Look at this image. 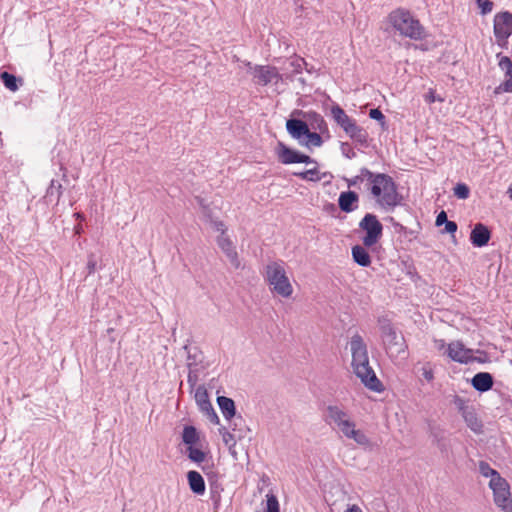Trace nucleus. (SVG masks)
Segmentation results:
<instances>
[{
    "mask_svg": "<svg viewBox=\"0 0 512 512\" xmlns=\"http://www.w3.org/2000/svg\"><path fill=\"white\" fill-rule=\"evenodd\" d=\"M363 176L367 177L366 187L381 208L389 210L400 204L402 198L391 176L370 170H365Z\"/></svg>",
    "mask_w": 512,
    "mask_h": 512,
    "instance_id": "1",
    "label": "nucleus"
},
{
    "mask_svg": "<svg viewBox=\"0 0 512 512\" xmlns=\"http://www.w3.org/2000/svg\"><path fill=\"white\" fill-rule=\"evenodd\" d=\"M263 278L272 294L285 299L293 295L294 287L283 260H273L267 263L264 267Z\"/></svg>",
    "mask_w": 512,
    "mask_h": 512,
    "instance_id": "2",
    "label": "nucleus"
},
{
    "mask_svg": "<svg viewBox=\"0 0 512 512\" xmlns=\"http://www.w3.org/2000/svg\"><path fill=\"white\" fill-rule=\"evenodd\" d=\"M387 22L399 35L413 40L424 37V28L408 10L398 8L387 16Z\"/></svg>",
    "mask_w": 512,
    "mask_h": 512,
    "instance_id": "3",
    "label": "nucleus"
},
{
    "mask_svg": "<svg viewBox=\"0 0 512 512\" xmlns=\"http://www.w3.org/2000/svg\"><path fill=\"white\" fill-rule=\"evenodd\" d=\"M351 365L354 374L366 388L374 392L383 391L381 381L377 378L374 370L370 366L368 354L352 359Z\"/></svg>",
    "mask_w": 512,
    "mask_h": 512,
    "instance_id": "4",
    "label": "nucleus"
},
{
    "mask_svg": "<svg viewBox=\"0 0 512 512\" xmlns=\"http://www.w3.org/2000/svg\"><path fill=\"white\" fill-rule=\"evenodd\" d=\"M382 339L390 358L405 356L407 346L404 337L398 334L393 327L390 325L383 326Z\"/></svg>",
    "mask_w": 512,
    "mask_h": 512,
    "instance_id": "5",
    "label": "nucleus"
},
{
    "mask_svg": "<svg viewBox=\"0 0 512 512\" xmlns=\"http://www.w3.org/2000/svg\"><path fill=\"white\" fill-rule=\"evenodd\" d=\"M488 485L493 492L495 505L503 512H512V495L507 480L500 477L497 480H490Z\"/></svg>",
    "mask_w": 512,
    "mask_h": 512,
    "instance_id": "6",
    "label": "nucleus"
},
{
    "mask_svg": "<svg viewBox=\"0 0 512 512\" xmlns=\"http://www.w3.org/2000/svg\"><path fill=\"white\" fill-rule=\"evenodd\" d=\"M359 227L366 233L362 239L365 247L374 246L382 236L383 226L374 214H366L360 221Z\"/></svg>",
    "mask_w": 512,
    "mask_h": 512,
    "instance_id": "7",
    "label": "nucleus"
},
{
    "mask_svg": "<svg viewBox=\"0 0 512 512\" xmlns=\"http://www.w3.org/2000/svg\"><path fill=\"white\" fill-rule=\"evenodd\" d=\"M247 66L253 82L257 85L266 86L273 82L277 83L282 78L276 67L269 65L253 66L250 62L247 63Z\"/></svg>",
    "mask_w": 512,
    "mask_h": 512,
    "instance_id": "8",
    "label": "nucleus"
},
{
    "mask_svg": "<svg viewBox=\"0 0 512 512\" xmlns=\"http://www.w3.org/2000/svg\"><path fill=\"white\" fill-rule=\"evenodd\" d=\"M494 35L498 45L505 46L512 35V13L499 12L494 16Z\"/></svg>",
    "mask_w": 512,
    "mask_h": 512,
    "instance_id": "9",
    "label": "nucleus"
},
{
    "mask_svg": "<svg viewBox=\"0 0 512 512\" xmlns=\"http://www.w3.org/2000/svg\"><path fill=\"white\" fill-rule=\"evenodd\" d=\"M474 351L466 348L460 341H453L447 345L446 355L453 361L467 364L472 361L484 362L485 359L473 356Z\"/></svg>",
    "mask_w": 512,
    "mask_h": 512,
    "instance_id": "10",
    "label": "nucleus"
},
{
    "mask_svg": "<svg viewBox=\"0 0 512 512\" xmlns=\"http://www.w3.org/2000/svg\"><path fill=\"white\" fill-rule=\"evenodd\" d=\"M326 422L335 426L339 432H342L353 420L348 411L339 405H329L326 408Z\"/></svg>",
    "mask_w": 512,
    "mask_h": 512,
    "instance_id": "11",
    "label": "nucleus"
},
{
    "mask_svg": "<svg viewBox=\"0 0 512 512\" xmlns=\"http://www.w3.org/2000/svg\"><path fill=\"white\" fill-rule=\"evenodd\" d=\"M277 155L281 163H316L310 156L302 154L296 150L290 149L282 143H279Z\"/></svg>",
    "mask_w": 512,
    "mask_h": 512,
    "instance_id": "12",
    "label": "nucleus"
},
{
    "mask_svg": "<svg viewBox=\"0 0 512 512\" xmlns=\"http://www.w3.org/2000/svg\"><path fill=\"white\" fill-rule=\"evenodd\" d=\"M341 434L353 440L357 445L368 448L371 446V441L369 437L365 434L364 431L356 428V423L352 421L342 432Z\"/></svg>",
    "mask_w": 512,
    "mask_h": 512,
    "instance_id": "13",
    "label": "nucleus"
},
{
    "mask_svg": "<svg viewBox=\"0 0 512 512\" xmlns=\"http://www.w3.org/2000/svg\"><path fill=\"white\" fill-rule=\"evenodd\" d=\"M217 244L225 253L232 266L239 268L240 261L232 241L227 236L220 235L217 239Z\"/></svg>",
    "mask_w": 512,
    "mask_h": 512,
    "instance_id": "14",
    "label": "nucleus"
},
{
    "mask_svg": "<svg viewBox=\"0 0 512 512\" xmlns=\"http://www.w3.org/2000/svg\"><path fill=\"white\" fill-rule=\"evenodd\" d=\"M286 128L291 137L297 139L299 142L304 138V135L307 134L309 130L308 123L305 119H289L286 123Z\"/></svg>",
    "mask_w": 512,
    "mask_h": 512,
    "instance_id": "15",
    "label": "nucleus"
},
{
    "mask_svg": "<svg viewBox=\"0 0 512 512\" xmlns=\"http://www.w3.org/2000/svg\"><path fill=\"white\" fill-rule=\"evenodd\" d=\"M470 240L475 247H483L490 240V231L485 225L478 223L471 231Z\"/></svg>",
    "mask_w": 512,
    "mask_h": 512,
    "instance_id": "16",
    "label": "nucleus"
},
{
    "mask_svg": "<svg viewBox=\"0 0 512 512\" xmlns=\"http://www.w3.org/2000/svg\"><path fill=\"white\" fill-rule=\"evenodd\" d=\"M359 197L353 191L342 192L339 195V208L346 213L354 211L358 206Z\"/></svg>",
    "mask_w": 512,
    "mask_h": 512,
    "instance_id": "17",
    "label": "nucleus"
},
{
    "mask_svg": "<svg viewBox=\"0 0 512 512\" xmlns=\"http://www.w3.org/2000/svg\"><path fill=\"white\" fill-rule=\"evenodd\" d=\"M493 377L488 372H479L471 380L473 388L479 392H486L493 386Z\"/></svg>",
    "mask_w": 512,
    "mask_h": 512,
    "instance_id": "18",
    "label": "nucleus"
},
{
    "mask_svg": "<svg viewBox=\"0 0 512 512\" xmlns=\"http://www.w3.org/2000/svg\"><path fill=\"white\" fill-rule=\"evenodd\" d=\"M303 118L308 123L309 129L319 131L320 133L328 130L327 123L324 118L314 111L303 113Z\"/></svg>",
    "mask_w": 512,
    "mask_h": 512,
    "instance_id": "19",
    "label": "nucleus"
},
{
    "mask_svg": "<svg viewBox=\"0 0 512 512\" xmlns=\"http://www.w3.org/2000/svg\"><path fill=\"white\" fill-rule=\"evenodd\" d=\"M331 115L334 121L344 130L346 131L349 129L352 124H354L356 121L348 116L346 112L339 106L334 105L331 108Z\"/></svg>",
    "mask_w": 512,
    "mask_h": 512,
    "instance_id": "20",
    "label": "nucleus"
},
{
    "mask_svg": "<svg viewBox=\"0 0 512 512\" xmlns=\"http://www.w3.org/2000/svg\"><path fill=\"white\" fill-rule=\"evenodd\" d=\"M187 480L193 493L196 495H203L205 493V481L199 472L189 471L187 473Z\"/></svg>",
    "mask_w": 512,
    "mask_h": 512,
    "instance_id": "21",
    "label": "nucleus"
},
{
    "mask_svg": "<svg viewBox=\"0 0 512 512\" xmlns=\"http://www.w3.org/2000/svg\"><path fill=\"white\" fill-rule=\"evenodd\" d=\"M349 347L352 359L368 354L367 345L359 334H355L351 337Z\"/></svg>",
    "mask_w": 512,
    "mask_h": 512,
    "instance_id": "22",
    "label": "nucleus"
},
{
    "mask_svg": "<svg viewBox=\"0 0 512 512\" xmlns=\"http://www.w3.org/2000/svg\"><path fill=\"white\" fill-rule=\"evenodd\" d=\"M353 260L362 267H368L371 264V257L365 246L355 245L352 247Z\"/></svg>",
    "mask_w": 512,
    "mask_h": 512,
    "instance_id": "23",
    "label": "nucleus"
},
{
    "mask_svg": "<svg viewBox=\"0 0 512 512\" xmlns=\"http://www.w3.org/2000/svg\"><path fill=\"white\" fill-rule=\"evenodd\" d=\"M194 398L201 412H205L212 407L208 392L203 385H199L196 388Z\"/></svg>",
    "mask_w": 512,
    "mask_h": 512,
    "instance_id": "24",
    "label": "nucleus"
},
{
    "mask_svg": "<svg viewBox=\"0 0 512 512\" xmlns=\"http://www.w3.org/2000/svg\"><path fill=\"white\" fill-rule=\"evenodd\" d=\"M345 133L353 141H355L357 143L366 144L367 141H368V133H367V131L364 128L358 126L356 122L354 124H352V126H350L349 129H347L345 131Z\"/></svg>",
    "mask_w": 512,
    "mask_h": 512,
    "instance_id": "25",
    "label": "nucleus"
},
{
    "mask_svg": "<svg viewBox=\"0 0 512 512\" xmlns=\"http://www.w3.org/2000/svg\"><path fill=\"white\" fill-rule=\"evenodd\" d=\"M467 426L475 433H481L483 429L482 421L478 418L475 408L462 415Z\"/></svg>",
    "mask_w": 512,
    "mask_h": 512,
    "instance_id": "26",
    "label": "nucleus"
},
{
    "mask_svg": "<svg viewBox=\"0 0 512 512\" xmlns=\"http://www.w3.org/2000/svg\"><path fill=\"white\" fill-rule=\"evenodd\" d=\"M218 405L223 416L227 420H231L235 416V404L231 398L219 396L217 398Z\"/></svg>",
    "mask_w": 512,
    "mask_h": 512,
    "instance_id": "27",
    "label": "nucleus"
},
{
    "mask_svg": "<svg viewBox=\"0 0 512 512\" xmlns=\"http://www.w3.org/2000/svg\"><path fill=\"white\" fill-rule=\"evenodd\" d=\"M200 435L194 426H185L182 432V441L187 447L197 445Z\"/></svg>",
    "mask_w": 512,
    "mask_h": 512,
    "instance_id": "28",
    "label": "nucleus"
},
{
    "mask_svg": "<svg viewBox=\"0 0 512 512\" xmlns=\"http://www.w3.org/2000/svg\"><path fill=\"white\" fill-rule=\"evenodd\" d=\"M299 143L301 145L311 149L313 147L322 146L323 140L319 133H317L315 130H314V132H311L309 129L308 133L304 135V138H302Z\"/></svg>",
    "mask_w": 512,
    "mask_h": 512,
    "instance_id": "29",
    "label": "nucleus"
},
{
    "mask_svg": "<svg viewBox=\"0 0 512 512\" xmlns=\"http://www.w3.org/2000/svg\"><path fill=\"white\" fill-rule=\"evenodd\" d=\"M61 196H62V185L56 180H51V183L46 191L45 198L48 201H52L53 199H55L56 203H58Z\"/></svg>",
    "mask_w": 512,
    "mask_h": 512,
    "instance_id": "30",
    "label": "nucleus"
},
{
    "mask_svg": "<svg viewBox=\"0 0 512 512\" xmlns=\"http://www.w3.org/2000/svg\"><path fill=\"white\" fill-rule=\"evenodd\" d=\"M479 472L480 474L485 477V478H489V481L490 480H497L499 479L500 477H502L500 475V473L493 469L487 462L485 461H480L479 462Z\"/></svg>",
    "mask_w": 512,
    "mask_h": 512,
    "instance_id": "31",
    "label": "nucleus"
},
{
    "mask_svg": "<svg viewBox=\"0 0 512 512\" xmlns=\"http://www.w3.org/2000/svg\"><path fill=\"white\" fill-rule=\"evenodd\" d=\"M219 433L222 436L224 444L229 448L234 447L236 445L237 438L240 439L242 437L241 434H233L225 427L220 428Z\"/></svg>",
    "mask_w": 512,
    "mask_h": 512,
    "instance_id": "32",
    "label": "nucleus"
},
{
    "mask_svg": "<svg viewBox=\"0 0 512 512\" xmlns=\"http://www.w3.org/2000/svg\"><path fill=\"white\" fill-rule=\"evenodd\" d=\"M186 452L188 458L197 464L202 463L206 459V453L199 447H196V445L187 447Z\"/></svg>",
    "mask_w": 512,
    "mask_h": 512,
    "instance_id": "33",
    "label": "nucleus"
},
{
    "mask_svg": "<svg viewBox=\"0 0 512 512\" xmlns=\"http://www.w3.org/2000/svg\"><path fill=\"white\" fill-rule=\"evenodd\" d=\"M294 175L302 180L306 181H320L322 177L320 176L319 170L315 167L312 169H308L303 172H294Z\"/></svg>",
    "mask_w": 512,
    "mask_h": 512,
    "instance_id": "34",
    "label": "nucleus"
},
{
    "mask_svg": "<svg viewBox=\"0 0 512 512\" xmlns=\"http://www.w3.org/2000/svg\"><path fill=\"white\" fill-rule=\"evenodd\" d=\"M0 78H1L4 86L7 89H9L12 92H15L18 90V88H19V86L17 84L18 80L14 75L5 71L0 74Z\"/></svg>",
    "mask_w": 512,
    "mask_h": 512,
    "instance_id": "35",
    "label": "nucleus"
},
{
    "mask_svg": "<svg viewBox=\"0 0 512 512\" xmlns=\"http://www.w3.org/2000/svg\"><path fill=\"white\" fill-rule=\"evenodd\" d=\"M497 58L499 59L498 66L504 72L505 77L512 73V61L509 57L497 54Z\"/></svg>",
    "mask_w": 512,
    "mask_h": 512,
    "instance_id": "36",
    "label": "nucleus"
},
{
    "mask_svg": "<svg viewBox=\"0 0 512 512\" xmlns=\"http://www.w3.org/2000/svg\"><path fill=\"white\" fill-rule=\"evenodd\" d=\"M453 404L455 405L457 410L461 413V415H464L466 412L470 411L473 408V406L469 405L468 400H466L463 397H460L458 395L454 396Z\"/></svg>",
    "mask_w": 512,
    "mask_h": 512,
    "instance_id": "37",
    "label": "nucleus"
},
{
    "mask_svg": "<svg viewBox=\"0 0 512 512\" xmlns=\"http://www.w3.org/2000/svg\"><path fill=\"white\" fill-rule=\"evenodd\" d=\"M512 93V73L505 77V81L494 89V94Z\"/></svg>",
    "mask_w": 512,
    "mask_h": 512,
    "instance_id": "38",
    "label": "nucleus"
},
{
    "mask_svg": "<svg viewBox=\"0 0 512 512\" xmlns=\"http://www.w3.org/2000/svg\"><path fill=\"white\" fill-rule=\"evenodd\" d=\"M454 194L459 199H467L469 197V188L466 184H457L454 188Z\"/></svg>",
    "mask_w": 512,
    "mask_h": 512,
    "instance_id": "39",
    "label": "nucleus"
},
{
    "mask_svg": "<svg viewBox=\"0 0 512 512\" xmlns=\"http://www.w3.org/2000/svg\"><path fill=\"white\" fill-rule=\"evenodd\" d=\"M267 512H279V502L275 495L267 494Z\"/></svg>",
    "mask_w": 512,
    "mask_h": 512,
    "instance_id": "40",
    "label": "nucleus"
},
{
    "mask_svg": "<svg viewBox=\"0 0 512 512\" xmlns=\"http://www.w3.org/2000/svg\"><path fill=\"white\" fill-rule=\"evenodd\" d=\"M292 73H301L303 67L306 65V62L303 58H295L289 62Z\"/></svg>",
    "mask_w": 512,
    "mask_h": 512,
    "instance_id": "41",
    "label": "nucleus"
},
{
    "mask_svg": "<svg viewBox=\"0 0 512 512\" xmlns=\"http://www.w3.org/2000/svg\"><path fill=\"white\" fill-rule=\"evenodd\" d=\"M476 3L483 15L490 13L494 5L491 0H477Z\"/></svg>",
    "mask_w": 512,
    "mask_h": 512,
    "instance_id": "42",
    "label": "nucleus"
},
{
    "mask_svg": "<svg viewBox=\"0 0 512 512\" xmlns=\"http://www.w3.org/2000/svg\"><path fill=\"white\" fill-rule=\"evenodd\" d=\"M204 415H206V417L210 420L211 423L213 424H219V417L217 415V413L215 412L213 406L211 408H209L208 410H206L205 412H202Z\"/></svg>",
    "mask_w": 512,
    "mask_h": 512,
    "instance_id": "43",
    "label": "nucleus"
},
{
    "mask_svg": "<svg viewBox=\"0 0 512 512\" xmlns=\"http://www.w3.org/2000/svg\"><path fill=\"white\" fill-rule=\"evenodd\" d=\"M369 116L371 119L380 121L382 124H384L385 117L379 109H377V108L371 109L369 112Z\"/></svg>",
    "mask_w": 512,
    "mask_h": 512,
    "instance_id": "44",
    "label": "nucleus"
},
{
    "mask_svg": "<svg viewBox=\"0 0 512 512\" xmlns=\"http://www.w3.org/2000/svg\"><path fill=\"white\" fill-rule=\"evenodd\" d=\"M365 170H368V169H367V168H362V169L360 170V174H359V175H357V176H355L352 180H350V182H349V184H348V185H349V186L356 185V184H357V183H359V182H366V183H367V177H366V176H363V172H364Z\"/></svg>",
    "mask_w": 512,
    "mask_h": 512,
    "instance_id": "45",
    "label": "nucleus"
},
{
    "mask_svg": "<svg viewBox=\"0 0 512 512\" xmlns=\"http://www.w3.org/2000/svg\"><path fill=\"white\" fill-rule=\"evenodd\" d=\"M422 376L428 382H430L434 379L433 370L431 369V367L429 365H425L422 367Z\"/></svg>",
    "mask_w": 512,
    "mask_h": 512,
    "instance_id": "46",
    "label": "nucleus"
},
{
    "mask_svg": "<svg viewBox=\"0 0 512 512\" xmlns=\"http://www.w3.org/2000/svg\"><path fill=\"white\" fill-rule=\"evenodd\" d=\"M424 98H425V101L427 103H434L436 101H439V102L443 101L442 98H440V97L435 95V92L432 89L429 90V92L424 96Z\"/></svg>",
    "mask_w": 512,
    "mask_h": 512,
    "instance_id": "47",
    "label": "nucleus"
},
{
    "mask_svg": "<svg viewBox=\"0 0 512 512\" xmlns=\"http://www.w3.org/2000/svg\"><path fill=\"white\" fill-rule=\"evenodd\" d=\"M434 348L438 350L439 352H443V354H446V343L442 339H435L434 340Z\"/></svg>",
    "mask_w": 512,
    "mask_h": 512,
    "instance_id": "48",
    "label": "nucleus"
},
{
    "mask_svg": "<svg viewBox=\"0 0 512 512\" xmlns=\"http://www.w3.org/2000/svg\"><path fill=\"white\" fill-rule=\"evenodd\" d=\"M447 214L445 211H441L436 217V225L441 226L447 222Z\"/></svg>",
    "mask_w": 512,
    "mask_h": 512,
    "instance_id": "49",
    "label": "nucleus"
},
{
    "mask_svg": "<svg viewBox=\"0 0 512 512\" xmlns=\"http://www.w3.org/2000/svg\"><path fill=\"white\" fill-rule=\"evenodd\" d=\"M457 230V224L453 221H447L445 223V231L448 233H454Z\"/></svg>",
    "mask_w": 512,
    "mask_h": 512,
    "instance_id": "50",
    "label": "nucleus"
},
{
    "mask_svg": "<svg viewBox=\"0 0 512 512\" xmlns=\"http://www.w3.org/2000/svg\"><path fill=\"white\" fill-rule=\"evenodd\" d=\"M95 268H96V261L94 260L93 256L91 255L87 262L88 273L92 274L95 271Z\"/></svg>",
    "mask_w": 512,
    "mask_h": 512,
    "instance_id": "51",
    "label": "nucleus"
},
{
    "mask_svg": "<svg viewBox=\"0 0 512 512\" xmlns=\"http://www.w3.org/2000/svg\"><path fill=\"white\" fill-rule=\"evenodd\" d=\"M346 512H362V510L357 505H351L347 508Z\"/></svg>",
    "mask_w": 512,
    "mask_h": 512,
    "instance_id": "52",
    "label": "nucleus"
},
{
    "mask_svg": "<svg viewBox=\"0 0 512 512\" xmlns=\"http://www.w3.org/2000/svg\"><path fill=\"white\" fill-rule=\"evenodd\" d=\"M215 228L217 231L221 232V235H224V224L222 222H216Z\"/></svg>",
    "mask_w": 512,
    "mask_h": 512,
    "instance_id": "53",
    "label": "nucleus"
},
{
    "mask_svg": "<svg viewBox=\"0 0 512 512\" xmlns=\"http://www.w3.org/2000/svg\"><path fill=\"white\" fill-rule=\"evenodd\" d=\"M238 422L242 423L243 422V419L242 417H237L235 418L234 422H233V425L234 427H232V430L235 432L236 431V426L238 425Z\"/></svg>",
    "mask_w": 512,
    "mask_h": 512,
    "instance_id": "54",
    "label": "nucleus"
},
{
    "mask_svg": "<svg viewBox=\"0 0 512 512\" xmlns=\"http://www.w3.org/2000/svg\"><path fill=\"white\" fill-rule=\"evenodd\" d=\"M75 216L77 219H83V215L81 213H76Z\"/></svg>",
    "mask_w": 512,
    "mask_h": 512,
    "instance_id": "55",
    "label": "nucleus"
},
{
    "mask_svg": "<svg viewBox=\"0 0 512 512\" xmlns=\"http://www.w3.org/2000/svg\"><path fill=\"white\" fill-rule=\"evenodd\" d=\"M188 382H192V377H191V375H190V374H189V376H188Z\"/></svg>",
    "mask_w": 512,
    "mask_h": 512,
    "instance_id": "56",
    "label": "nucleus"
}]
</instances>
